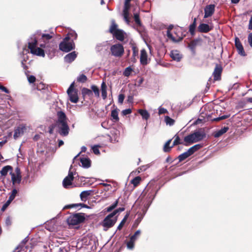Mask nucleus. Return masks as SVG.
I'll use <instances>...</instances> for the list:
<instances>
[{
	"instance_id": "1",
	"label": "nucleus",
	"mask_w": 252,
	"mask_h": 252,
	"mask_svg": "<svg viewBox=\"0 0 252 252\" xmlns=\"http://www.w3.org/2000/svg\"><path fill=\"white\" fill-rule=\"evenodd\" d=\"M32 41L28 43V48L30 50V52L33 55L38 56H45L44 50L41 48L37 47V39L35 38H32Z\"/></svg>"
},
{
	"instance_id": "2",
	"label": "nucleus",
	"mask_w": 252,
	"mask_h": 252,
	"mask_svg": "<svg viewBox=\"0 0 252 252\" xmlns=\"http://www.w3.org/2000/svg\"><path fill=\"white\" fill-rule=\"evenodd\" d=\"M59 49L64 52H69L75 49V43L72 39L67 36L60 43Z\"/></svg>"
},
{
	"instance_id": "3",
	"label": "nucleus",
	"mask_w": 252,
	"mask_h": 252,
	"mask_svg": "<svg viewBox=\"0 0 252 252\" xmlns=\"http://www.w3.org/2000/svg\"><path fill=\"white\" fill-rule=\"evenodd\" d=\"M85 220V214L76 213L70 215L66 221L69 225H76L83 222Z\"/></svg>"
},
{
	"instance_id": "4",
	"label": "nucleus",
	"mask_w": 252,
	"mask_h": 252,
	"mask_svg": "<svg viewBox=\"0 0 252 252\" xmlns=\"http://www.w3.org/2000/svg\"><path fill=\"white\" fill-rule=\"evenodd\" d=\"M124 48L121 43L113 45L110 47L111 55L117 58L121 57L124 53Z\"/></svg>"
},
{
	"instance_id": "5",
	"label": "nucleus",
	"mask_w": 252,
	"mask_h": 252,
	"mask_svg": "<svg viewBox=\"0 0 252 252\" xmlns=\"http://www.w3.org/2000/svg\"><path fill=\"white\" fill-rule=\"evenodd\" d=\"M74 82H72L67 90V93L69 97L70 101L76 103L78 101V90L74 89Z\"/></svg>"
},
{
	"instance_id": "6",
	"label": "nucleus",
	"mask_w": 252,
	"mask_h": 252,
	"mask_svg": "<svg viewBox=\"0 0 252 252\" xmlns=\"http://www.w3.org/2000/svg\"><path fill=\"white\" fill-rule=\"evenodd\" d=\"M54 35L53 32L50 33H42L41 38L39 39V41L43 42L44 43L40 44V46L43 48H46L48 47L47 44L49 43L50 40L53 38Z\"/></svg>"
},
{
	"instance_id": "7",
	"label": "nucleus",
	"mask_w": 252,
	"mask_h": 252,
	"mask_svg": "<svg viewBox=\"0 0 252 252\" xmlns=\"http://www.w3.org/2000/svg\"><path fill=\"white\" fill-rule=\"evenodd\" d=\"M114 213H111L109 214L103 220L102 225L104 227L110 228L112 227L117 221L116 218L113 219L114 217Z\"/></svg>"
},
{
	"instance_id": "8",
	"label": "nucleus",
	"mask_w": 252,
	"mask_h": 252,
	"mask_svg": "<svg viewBox=\"0 0 252 252\" xmlns=\"http://www.w3.org/2000/svg\"><path fill=\"white\" fill-rule=\"evenodd\" d=\"M56 125L58 126L59 130V133L62 136H66L69 133V128L67 125V122L62 123H56Z\"/></svg>"
},
{
	"instance_id": "9",
	"label": "nucleus",
	"mask_w": 252,
	"mask_h": 252,
	"mask_svg": "<svg viewBox=\"0 0 252 252\" xmlns=\"http://www.w3.org/2000/svg\"><path fill=\"white\" fill-rule=\"evenodd\" d=\"M74 178L73 174L70 170L68 175L65 177L63 181V187L65 189H68L69 186L72 185V182Z\"/></svg>"
},
{
	"instance_id": "10",
	"label": "nucleus",
	"mask_w": 252,
	"mask_h": 252,
	"mask_svg": "<svg viewBox=\"0 0 252 252\" xmlns=\"http://www.w3.org/2000/svg\"><path fill=\"white\" fill-rule=\"evenodd\" d=\"M173 26L172 25L169 26L167 31V37L174 42H179L181 41L185 35H184V36H178L177 38L175 37L171 33V31L173 29Z\"/></svg>"
},
{
	"instance_id": "11",
	"label": "nucleus",
	"mask_w": 252,
	"mask_h": 252,
	"mask_svg": "<svg viewBox=\"0 0 252 252\" xmlns=\"http://www.w3.org/2000/svg\"><path fill=\"white\" fill-rule=\"evenodd\" d=\"M222 71V67L221 65L220 64H216L213 74L215 80H220Z\"/></svg>"
},
{
	"instance_id": "12",
	"label": "nucleus",
	"mask_w": 252,
	"mask_h": 252,
	"mask_svg": "<svg viewBox=\"0 0 252 252\" xmlns=\"http://www.w3.org/2000/svg\"><path fill=\"white\" fill-rule=\"evenodd\" d=\"M235 45L239 55L242 56H245L246 55L243 46L239 38L237 37H236L235 38Z\"/></svg>"
},
{
	"instance_id": "13",
	"label": "nucleus",
	"mask_w": 252,
	"mask_h": 252,
	"mask_svg": "<svg viewBox=\"0 0 252 252\" xmlns=\"http://www.w3.org/2000/svg\"><path fill=\"white\" fill-rule=\"evenodd\" d=\"M215 6L214 4H210L207 5L204 8V18L211 17L215 12Z\"/></svg>"
},
{
	"instance_id": "14",
	"label": "nucleus",
	"mask_w": 252,
	"mask_h": 252,
	"mask_svg": "<svg viewBox=\"0 0 252 252\" xmlns=\"http://www.w3.org/2000/svg\"><path fill=\"white\" fill-rule=\"evenodd\" d=\"M140 62L143 65H146L148 63V55L145 49H142L140 51Z\"/></svg>"
},
{
	"instance_id": "15",
	"label": "nucleus",
	"mask_w": 252,
	"mask_h": 252,
	"mask_svg": "<svg viewBox=\"0 0 252 252\" xmlns=\"http://www.w3.org/2000/svg\"><path fill=\"white\" fill-rule=\"evenodd\" d=\"M125 34L126 33L122 30L119 29L117 30L113 34V35L116 39L123 41L125 38Z\"/></svg>"
},
{
	"instance_id": "16",
	"label": "nucleus",
	"mask_w": 252,
	"mask_h": 252,
	"mask_svg": "<svg viewBox=\"0 0 252 252\" xmlns=\"http://www.w3.org/2000/svg\"><path fill=\"white\" fill-rule=\"evenodd\" d=\"M196 142H199L206 137V134L203 131L198 130L193 133Z\"/></svg>"
},
{
	"instance_id": "17",
	"label": "nucleus",
	"mask_w": 252,
	"mask_h": 252,
	"mask_svg": "<svg viewBox=\"0 0 252 252\" xmlns=\"http://www.w3.org/2000/svg\"><path fill=\"white\" fill-rule=\"evenodd\" d=\"M77 57V54L76 53L75 51L72 52L71 53H70L68 54H67L64 57V62L67 63H71L73 61L75 60V59Z\"/></svg>"
},
{
	"instance_id": "18",
	"label": "nucleus",
	"mask_w": 252,
	"mask_h": 252,
	"mask_svg": "<svg viewBox=\"0 0 252 252\" xmlns=\"http://www.w3.org/2000/svg\"><path fill=\"white\" fill-rule=\"evenodd\" d=\"M184 140L185 142L184 145L186 146H189L190 144L196 142L193 133L185 136Z\"/></svg>"
},
{
	"instance_id": "19",
	"label": "nucleus",
	"mask_w": 252,
	"mask_h": 252,
	"mask_svg": "<svg viewBox=\"0 0 252 252\" xmlns=\"http://www.w3.org/2000/svg\"><path fill=\"white\" fill-rule=\"evenodd\" d=\"M211 30L212 28L207 24L201 23L198 27V31L200 32L207 33Z\"/></svg>"
},
{
	"instance_id": "20",
	"label": "nucleus",
	"mask_w": 252,
	"mask_h": 252,
	"mask_svg": "<svg viewBox=\"0 0 252 252\" xmlns=\"http://www.w3.org/2000/svg\"><path fill=\"white\" fill-rule=\"evenodd\" d=\"M171 58L175 61L177 62L180 61L182 58V56L179 53L178 50H172L170 53Z\"/></svg>"
},
{
	"instance_id": "21",
	"label": "nucleus",
	"mask_w": 252,
	"mask_h": 252,
	"mask_svg": "<svg viewBox=\"0 0 252 252\" xmlns=\"http://www.w3.org/2000/svg\"><path fill=\"white\" fill-rule=\"evenodd\" d=\"M58 120L57 123L67 122V118L65 114L62 111H60L57 112Z\"/></svg>"
},
{
	"instance_id": "22",
	"label": "nucleus",
	"mask_w": 252,
	"mask_h": 252,
	"mask_svg": "<svg viewBox=\"0 0 252 252\" xmlns=\"http://www.w3.org/2000/svg\"><path fill=\"white\" fill-rule=\"evenodd\" d=\"M10 174L11 176V180L13 185L20 183L22 179L21 176L16 175L14 173L12 172H10Z\"/></svg>"
},
{
	"instance_id": "23",
	"label": "nucleus",
	"mask_w": 252,
	"mask_h": 252,
	"mask_svg": "<svg viewBox=\"0 0 252 252\" xmlns=\"http://www.w3.org/2000/svg\"><path fill=\"white\" fill-rule=\"evenodd\" d=\"M80 162L84 168H88L91 166V161L89 158H80Z\"/></svg>"
},
{
	"instance_id": "24",
	"label": "nucleus",
	"mask_w": 252,
	"mask_h": 252,
	"mask_svg": "<svg viewBox=\"0 0 252 252\" xmlns=\"http://www.w3.org/2000/svg\"><path fill=\"white\" fill-rule=\"evenodd\" d=\"M13 167L10 165H6L4 166L0 171V173L1 176H5L7 175L8 171L12 172Z\"/></svg>"
},
{
	"instance_id": "25",
	"label": "nucleus",
	"mask_w": 252,
	"mask_h": 252,
	"mask_svg": "<svg viewBox=\"0 0 252 252\" xmlns=\"http://www.w3.org/2000/svg\"><path fill=\"white\" fill-rule=\"evenodd\" d=\"M200 39H195L191 41L188 45V47L193 53L195 52V48Z\"/></svg>"
},
{
	"instance_id": "26",
	"label": "nucleus",
	"mask_w": 252,
	"mask_h": 252,
	"mask_svg": "<svg viewBox=\"0 0 252 252\" xmlns=\"http://www.w3.org/2000/svg\"><path fill=\"white\" fill-rule=\"evenodd\" d=\"M196 27V18H194L193 23L189 25V32L192 36L195 35V30Z\"/></svg>"
},
{
	"instance_id": "27",
	"label": "nucleus",
	"mask_w": 252,
	"mask_h": 252,
	"mask_svg": "<svg viewBox=\"0 0 252 252\" xmlns=\"http://www.w3.org/2000/svg\"><path fill=\"white\" fill-rule=\"evenodd\" d=\"M118 30H119L118 29V25L116 23L114 20H112L111 21V24L109 30V32L113 34Z\"/></svg>"
},
{
	"instance_id": "28",
	"label": "nucleus",
	"mask_w": 252,
	"mask_h": 252,
	"mask_svg": "<svg viewBox=\"0 0 252 252\" xmlns=\"http://www.w3.org/2000/svg\"><path fill=\"white\" fill-rule=\"evenodd\" d=\"M79 206H80L82 208H89V207L86 204H85L83 203H77V204H72L66 205L64 207V209H70V208H72L73 207H78Z\"/></svg>"
},
{
	"instance_id": "29",
	"label": "nucleus",
	"mask_w": 252,
	"mask_h": 252,
	"mask_svg": "<svg viewBox=\"0 0 252 252\" xmlns=\"http://www.w3.org/2000/svg\"><path fill=\"white\" fill-rule=\"evenodd\" d=\"M111 116L112 118V120L114 122H118L119 121L118 117V111L117 109L112 110L111 113Z\"/></svg>"
},
{
	"instance_id": "30",
	"label": "nucleus",
	"mask_w": 252,
	"mask_h": 252,
	"mask_svg": "<svg viewBox=\"0 0 252 252\" xmlns=\"http://www.w3.org/2000/svg\"><path fill=\"white\" fill-rule=\"evenodd\" d=\"M81 92L83 97H85L87 95L89 97H91L93 94L92 90L86 88H83L81 90Z\"/></svg>"
},
{
	"instance_id": "31",
	"label": "nucleus",
	"mask_w": 252,
	"mask_h": 252,
	"mask_svg": "<svg viewBox=\"0 0 252 252\" xmlns=\"http://www.w3.org/2000/svg\"><path fill=\"white\" fill-rule=\"evenodd\" d=\"M91 190H86L82 191L80 195L81 200L85 201L87 197L91 194Z\"/></svg>"
},
{
	"instance_id": "32",
	"label": "nucleus",
	"mask_w": 252,
	"mask_h": 252,
	"mask_svg": "<svg viewBox=\"0 0 252 252\" xmlns=\"http://www.w3.org/2000/svg\"><path fill=\"white\" fill-rule=\"evenodd\" d=\"M229 128L228 127H224L223 128H222L221 129L219 130L218 131H216L214 134L215 137H219L221 135H222L223 134L225 133L227 131Z\"/></svg>"
},
{
	"instance_id": "33",
	"label": "nucleus",
	"mask_w": 252,
	"mask_h": 252,
	"mask_svg": "<svg viewBox=\"0 0 252 252\" xmlns=\"http://www.w3.org/2000/svg\"><path fill=\"white\" fill-rule=\"evenodd\" d=\"M138 113L142 117V118L146 120H147L150 117V114L146 110L139 109Z\"/></svg>"
},
{
	"instance_id": "34",
	"label": "nucleus",
	"mask_w": 252,
	"mask_h": 252,
	"mask_svg": "<svg viewBox=\"0 0 252 252\" xmlns=\"http://www.w3.org/2000/svg\"><path fill=\"white\" fill-rule=\"evenodd\" d=\"M172 139H169L168 141H166V142L165 143L164 147H163V151L166 153L169 152L172 148L173 147L170 146V144L171 142Z\"/></svg>"
},
{
	"instance_id": "35",
	"label": "nucleus",
	"mask_w": 252,
	"mask_h": 252,
	"mask_svg": "<svg viewBox=\"0 0 252 252\" xmlns=\"http://www.w3.org/2000/svg\"><path fill=\"white\" fill-rule=\"evenodd\" d=\"M173 138H174V140L172 144V147H174L175 146H176V145H178L179 144L184 145L185 143L181 141L180 138L179 137V135H178L177 134H176L174 136Z\"/></svg>"
},
{
	"instance_id": "36",
	"label": "nucleus",
	"mask_w": 252,
	"mask_h": 252,
	"mask_svg": "<svg viewBox=\"0 0 252 252\" xmlns=\"http://www.w3.org/2000/svg\"><path fill=\"white\" fill-rule=\"evenodd\" d=\"M129 8L126 7H124V9L123 10V16H124V19L127 23H128L129 22Z\"/></svg>"
},
{
	"instance_id": "37",
	"label": "nucleus",
	"mask_w": 252,
	"mask_h": 252,
	"mask_svg": "<svg viewBox=\"0 0 252 252\" xmlns=\"http://www.w3.org/2000/svg\"><path fill=\"white\" fill-rule=\"evenodd\" d=\"M23 131L22 130V129L20 128L19 127H17L16 129L14 130V138L15 139H17V138H18L22 134H23Z\"/></svg>"
},
{
	"instance_id": "38",
	"label": "nucleus",
	"mask_w": 252,
	"mask_h": 252,
	"mask_svg": "<svg viewBox=\"0 0 252 252\" xmlns=\"http://www.w3.org/2000/svg\"><path fill=\"white\" fill-rule=\"evenodd\" d=\"M128 216H129V213H127L125 215V216L124 217V218H123V219L121 221V222H120V223L118 225V226L117 227V229L118 230H121L122 228V227H123L124 225L126 223V220Z\"/></svg>"
},
{
	"instance_id": "39",
	"label": "nucleus",
	"mask_w": 252,
	"mask_h": 252,
	"mask_svg": "<svg viewBox=\"0 0 252 252\" xmlns=\"http://www.w3.org/2000/svg\"><path fill=\"white\" fill-rule=\"evenodd\" d=\"M91 90L92 92H93L94 94V95L96 97L99 96V88L95 85H93L91 86Z\"/></svg>"
},
{
	"instance_id": "40",
	"label": "nucleus",
	"mask_w": 252,
	"mask_h": 252,
	"mask_svg": "<svg viewBox=\"0 0 252 252\" xmlns=\"http://www.w3.org/2000/svg\"><path fill=\"white\" fill-rule=\"evenodd\" d=\"M141 180V178L139 176H137L134 178L131 181V183L133 185L134 187H136L139 184L140 181Z\"/></svg>"
},
{
	"instance_id": "41",
	"label": "nucleus",
	"mask_w": 252,
	"mask_h": 252,
	"mask_svg": "<svg viewBox=\"0 0 252 252\" xmlns=\"http://www.w3.org/2000/svg\"><path fill=\"white\" fill-rule=\"evenodd\" d=\"M27 240L25 239L23 240L21 243L17 246V247L15 249V251H16L17 252H21L26 243H27Z\"/></svg>"
},
{
	"instance_id": "42",
	"label": "nucleus",
	"mask_w": 252,
	"mask_h": 252,
	"mask_svg": "<svg viewBox=\"0 0 252 252\" xmlns=\"http://www.w3.org/2000/svg\"><path fill=\"white\" fill-rule=\"evenodd\" d=\"M17 190L16 189H13L10 194H9V196L8 198V200L10 201V202H12L14 199L15 198V196H16V194H17Z\"/></svg>"
},
{
	"instance_id": "43",
	"label": "nucleus",
	"mask_w": 252,
	"mask_h": 252,
	"mask_svg": "<svg viewBox=\"0 0 252 252\" xmlns=\"http://www.w3.org/2000/svg\"><path fill=\"white\" fill-rule=\"evenodd\" d=\"M132 57L133 58V59L135 60V57L137 56L138 55V48L134 45H132Z\"/></svg>"
},
{
	"instance_id": "44",
	"label": "nucleus",
	"mask_w": 252,
	"mask_h": 252,
	"mask_svg": "<svg viewBox=\"0 0 252 252\" xmlns=\"http://www.w3.org/2000/svg\"><path fill=\"white\" fill-rule=\"evenodd\" d=\"M87 76L83 74L79 75L77 78V82H80V83H85L87 81Z\"/></svg>"
},
{
	"instance_id": "45",
	"label": "nucleus",
	"mask_w": 252,
	"mask_h": 252,
	"mask_svg": "<svg viewBox=\"0 0 252 252\" xmlns=\"http://www.w3.org/2000/svg\"><path fill=\"white\" fill-rule=\"evenodd\" d=\"M132 70H133L131 67L130 66H128L125 69L123 72V75L126 77H128L130 75Z\"/></svg>"
},
{
	"instance_id": "46",
	"label": "nucleus",
	"mask_w": 252,
	"mask_h": 252,
	"mask_svg": "<svg viewBox=\"0 0 252 252\" xmlns=\"http://www.w3.org/2000/svg\"><path fill=\"white\" fill-rule=\"evenodd\" d=\"M135 241L134 240L131 239L129 241L126 242V246L128 249L132 250L134 247V243Z\"/></svg>"
},
{
	"instance_id": "47",
	"label": "nucleus",
	"mask_w": 252,
	"mask_h": 252,
	"mask_svg": "<svg viewBox=\"0 0 252 252\" xmlns=\"http://www.w3.org/2000/svg\"><path fill=\"white\" fill-rule=\"evenodd\" d=\"M105 46L104 43L97 44L95 47V50L97 52H100L104 49Z\"/></svg>"
},
{
	"instance_id": "48",
	"label": "nucleus",
	"mask_w": 252,
	"mask_h": 252,
	"mask_svg": "<svg viewBox=\"0 0 252 252\" xmlns=\"http://www.w3.org/2000/svg\"><path fill=\"white\" fill-rule=\"evenodd\" d=\"M189 156L188 155L187 152L182 154L181 155H179L178 157V159L179 161H182L189 157Z\"/></svg>"
},
{
	"instance_id": "49",
	"label": "nucleus",
	"mask_w": 252,
	"mask_h": 252,
	"mask_svg": "<svg viewBox=\"0 0 252 252\" xmlns=\"http://www.w3.org/2000/svg\"><path fill=\"white\" fill-rule=\"evenodd\" d=\"M118 199H117L112 205H111L110 206L108 207L107 208V211L108 212L112 211L113 209H114L117 207V206L118 205Z\"/></svg>"
},
{
	"instance_id": "50",
	"label": "nucleus",
	"mask_w": 252,
	"mask_h": 252,
	"mask_svg": "<svg viewBox=\"0 0 252 252\" xmlns=\"http://www.w3.org/2000/svg\"><path fill=\"white\" fill-rule=\"evenodd\" d=\"M165 120L167 124L172 126L174 124L175 121L169 117V116H166L165 117Z\"/></svg>"
},
{
	"instance_id": "51",
	"label": "nucleus",
	"mask_w": 252,
	"mask_h": 252,
	"mask_svg": "<svg viewBox=\"0 0 252 252\" xmlns=\"http://www.w3.org/2000/svg\"><path fill=\"white\" fill-rule=\"evenodd\" d=\"M134 19L136 24L139 26L141 25V21L138 14L136 13L134 14Z\"/></svg>"
},
{
	"instance_id": "52",
	"label": "nucleus",
	"mask_w": 252,
	"mask_h": 252,
	"mask_svg": "<svg viewBox=\"0 0 252 252\" xmlns=\"http://www.w3.org/2000/svg\"><path fill=\"white\" fill-rule=\"evenodd\" d=\"M141 234V231L139 230H137L134 234L130 237V239L136 241L138 236H139Z\"/></svg>"
},
{
	"instance_id": "53",
	"label": "nucleus",
	"mask_w": 252,
	"mask_h": 252,
	"mask_svg": "<svg viewBox=\"0 0 252 252\" xmlns=\"http://www.w3.org/2000/svg\"><path fill=\"white\" fill-rule=\"evenodd\" d=\"M230 115H223L222 116H220V117H218L217 118H215L214 119V121H219L220 120H224V119H227V118H228L229 117H230Z\"/></svg>"
},
{
	"instance_id": "54",
	"label": "nucleus",
	"mask_w": 252,
	"mask_h": 252,
	"mask_svg": "<svg viewBox=\"0 0 252 252\" xmlns=\"http://www.w3.org/2000/svg\"><path fill=\"white\" fill-rule=\"evenodd\" d=\"M11 202L10 201L7 200V201L3 205L1 211L3 212L5 210V209L7 208V207L9 205Z\"/></svg>"
},
{
	"instance_id": "55",
	"label": "nucleus",
	"mask_w": 252,
	"mask_h": 252,
	"mask_svg": "<svg viewBox=\"0 0 252 252\" xmlns=\"http://www.w3.org/2000/svg\"><path fill=\"white\" fill-rule=\"evenodd\" d=\"M12 224V220L10 217L8 216L6 218L5 224L7 226H10Z\"/></svg>"
},
{
	"instance_id": "56",
	"label": "nucleus",
	"mask_w": 252,
	"mask_h": 252,
	"mask_svg": "<svg viewBox=\"0 0 252 252\" xmlns=\"http://www.w3.org/2000/svg\"><path fill=\"white\" fill-rule=\"evenodd\" d=\"M93 153L95 155H99L100 154L98 146H94L92 148Z\"/></svg>"
},
{
	"instance_id": "57",
	"label": "nucleus",
	"mask_w": 252,
	"mask_h": 252,
	"mask_svg": "<svg viewBox=\"0 0 252 252\" xmlns=\"http://www.w3.org/2000/svg\"><path fill=\"white\" fill-rule=\"evenodd\" d=\"M125 96L124 94H120L119 95L118 97V102L119 103L122 104L124 102V100L125 99Z\"/></svg>"
},
{
	"instance_id": "58",
	"label": "nucleus",
	"mask_w": 252,
	"mask_h": 252,
	"mask_svg": "<svg viewBox=\"0 0 252 252\" xmlns=\"http://www.w3.org/2000/svg\"><path fill=\"white\" fill-rule=\"evenodd\" d=\"M56 126V124H52L51 125H50L49 127V133L50 134H53V132H54V128H55Z\"/></svg>"
},
{
	"instance_id": "59",
	"label": "nucleus",
	"mask_w": 252,
	"mask_h": 252,
	"mask_svg": "<svg viewBox=\"0 0 252 252\" xmlns=\"http://www.w3.org/2000/svg\"><path fill=\"white\" fill-rule=\"evenodd\" d=\"M201 147L202 145L200 144H196L191 147L194 152L199 150Z\"/></svg>"
},
{
	"instance_id": "60",
	"label": "nucleus",
	"mask_w": 252,
	"mask_h": 252,
	"mask_svg": "<svg viewBox=\"0 0 252 252\" xmlns=\"http://www.w3.org/2000/svg\"><path fill=\"white\" fill-rule=\"evenodd\" d=\"M100 185H101L105 187L106 189H105V190L106 191L109 190L110 189L112 188V186L109 184H107L106 183H101L100 184Z\"/></svg>"
},
{
	"instance_id": "61",
	"label": "nucleus",
	"mask_w": 252,
	"mask_h": 252,
	"mask_svg": "<svg viewBox=\"0 0 252 252\" xmlns=\"http://www.w3.org/2000/svg\"><path fill=\"white\" fill-rule=\"evenodd\" d=\"M132 112V111L130 109H126L122 111V114L124 116L129 114Z\"/></svg>"
},
{
	"instance_id": "62",
	"label": "nucleus",
	"mask_w": 252,
	"mask_h": 252,
	"mask_svg": "<svg viewBox=\"0 0 252 252\" xmlns=\"http://www.w3.org/2000/svg\"><path fill=\"white\" fill-rule=\"evenodd\" d=\"M36 80V78L33 75H31L28 77V81L30 83H34Z\"/></svg>"
},
{
	"instance_id": "63",
	"label": "nucleus",
	"mask_w": 252,
	"mask_h": 252,
	"mask_svg": "<svg viewBox=\"0 0 252 252\" xmlns=\"http://www.w3.org/2000/svg\"><path fill=\"white\" fill-rule=\"evenodd\" d=\"M125 210V208L124 207L119 208L114 210L112 213H114V216H115L117 213L123 212Z\"/></svg>"
},
{
	"instance_id": "64",
	"label": "nucleus",
	"mask_w": 252,
	"mask_h": 252,
	"mask_svg": "<svg viewBox=\"0 0 252 252\" xmlns=\"http://www.w3.org/2000/svg\"><path fill=\"white\" fill-rule=\"evenodd\" d=\"M248 42L251 47H252V32L248 35Z\"/></svg>"
}]
</instances>
